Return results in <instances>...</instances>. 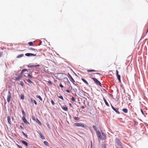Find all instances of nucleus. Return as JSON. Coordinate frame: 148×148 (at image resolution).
<instances>
[{
  "label": "nucleus",
  "instance_id": "f257e3e1",
  "mask_svg": "<svg viewBox=\"0 0 148 148\" xmlns=\"http://www.w3.org/2000/svg\"><path fill=\"white\" fill-rule=\"evenodd\" d=\"M96 133L97 136L100 139L104 140L106 139V135L103 132L101 134L99 131H97Z\"/></svg>",
  "mask_w": 148,
  "mask_h": 148
},
{
  "label": "nucleus",
  "instance_id": "f03ea898",
  "mask_svg": "<svg viewBox=\"0 0 148 148\" xmlns=\"http://www.w3.org/2000/svg\"><path fill=\"white\" fill-rule=\"evenodd\" d=\"M91 79H92L95 83L97 84V85L99 86H100L101 87L102 85L101 82L98 80L97 79L95 78L94 77L91 78Z\"/></svg>",
  "mask_w": 148,
  "mask_h": 148
},
{
  "label": "nucleus",
  "instance_id": "7ed1b4c3",
  "mask_svg": "<svg viewBox=\"0 0 148 148\" xmlns=\"http://www.w3.org/2000/svg\"><path fill=\"white\" fill-rule=\"evenodd\" d=\"M11 97V93L10 91H9L8 92V93L7 95V101L8 103H9L10 101Z\"/></svg>",
  "mask_w": 148,
  "mask_h": 148
},
{
  "label": "nucleus",
  "instance_id": "20e7f679",
  "mask_svg": "<svg viewBox=\"0 0 148 148\" xmlns=\"http://www.w3.org/2000/svg\"><path fill=\"white\" fill-rule=\"evenodd\" d=\"M75 126L77 127H84L85 126L84 125V124L83 123H75L74 124Z\"/></svg>",
  "mask_w": 148,
  "mask_h": 148
},
{
  "label": "nucleus",
  "instance_id": "39448f33",
  "mask_svg": "<svg viewBox=\"0 0 148 148\" xmlns=\"http://www.w3.org/2000/svg\"><path fill=\"white\" fill-rule=\"evenodd\" d=\"M25 56H36V54H34L32 53H27L25 54Z\"/></svg>",
  "mask_w": 148,
  "mask_h": 148
},
{
  "label": "nucleus",
  "instance_id": "423d86ee",
  "mask_svg": "<svg viewBox=\"0 0 148 148\" xmlns=\"http://www.w3.org/2000/svg\"><path fill=\"white\" fill-rule=\"evenodd\" d=\"M22 120L23 122L26 124H29V122H28L26 120L25 117L23 116L22 118Z\"/></svg>",
  "mask_w": 148,
  "mask_h": 148
},
{
  "label": "nucleus",
  "instance_id": "0eeeda50",
  "mask_svg": "<svg viewBox=\"0 0 148 148\" xmlns=\"http://www.w3.org/2000/svg\"><path fill=\"white\" fill-rule=\"evenodd\" d=\"M111 106L112 109L114 110L118 114H119L120 113V112L118 111V108L117 109H116L112 105H111Z\"/></svg>",
  "mask_w": 148,
  "mask_h": 148
},
{
  "label": "nucleus",
  "instance_id": "6e6552de",
  "mask_svg": "<svg viewBox=\"0 0 148 148\" xmlns=\"http://www.w3.org/2000/svg\"><path fill=\"white\" fill-rule=\"evenodd\" d=\"M116 142L117 143H118V147L121 148V142H120L119 141V139L116 138Z\"/></svg>",
  "mask_w": 148,
  "mask_h": 148
},
{
  "label": "nucleus",
  "instance_id": "1a4fd4ad",
  "mask_svg": "<svg viewBox=\"0 0 148 148\" xmlns=\"http://www.w3.org/2000/svg\"><path fill=\"white\" fill-rule=\"evenodd\" d=\"M33 120L35 121L39 125H41V122L39 121V120L37 118H36V119H34V118H33Z\"/></svg>",
  "mask_w": 148,
  "mask_h": 148
},
{
  "label": "nucleus",
  "instance_id": "9d476101",
  "mask_svg": "<svg viewBox=\"0 0 148 148\" xmlns=\"http://www.w3.org/2000/svg\"><path fill=\"white\" fill-rule=\"evenodd\" d=\"M8 121V123L11 125V124L12 122L11 121V117L10 116H8L7 117Z\"/></svg>",
  "mask_w": 148,
  "mask_h": 148
},
{
  "label": "nucleus",
  "instance_id": "9b49d317",
  "mask_svg": "<svg viewBox=\"0 0 148 148\" xmlns=\"http://www.w3.org/2000/svg\"><path fill=\"white\" fill-rule=\"evenodd\" d=\"M38 134H39L40 135V138L44 140V139H45V138L44 136L41 132H38Z\"/></svg>",
  "mask_w": 148,
  "mask_h": 148
},
{
  "label": "nucleus",
  "instance_id": "f8f14e48",
  "mask_svg": "<svg viewBox=\"0 0 148 148\" xmlns=\"http://www.w3.org/2000/svg\"><path fill=\"white\" fill-rule=\"evenodd\" d=\"M95 74H97V75H100V74L99 73H93L92 74H89V75L90 76V77L91 79V78L93 76V75H95Z\"/></svg>",
  "mask_w": 148,
  "mask_h": 148
},
{
  "label": "nucleus",
  "instance_id": "ddd939ff",
  "mask_svg": "<svg viewBox=\"0 0 148 148\" xmlns=\"http://www.w3.org/2000/svg\"><path fill=\"white\" fill-rule=\"evenodd\" d=\"M30 101L31 103L33 102L36 105H37V103L36 101L35 100H34L32 98L30 99Z\"/></svg>",
  "mask_w": 148,
  "mask_h": 148
},
{
  "label": "nucleus",
  "instance_id": "4468645a",
  "mask_svg": "<svg viewBox=\"0 0 148 148\" xmlns=\"http://www.w3.org/2000/svg\"><path fill=\"white\" fill-rule=\"evenodd\" d=\"M103 100L104 101V102L105 103L106 105L107 106H108L109 107V104L107 102L106 100V99H105V98L104 97L103 98Z\"/></svg>",
  "mask_w": 148,
  "mask_h": 148
},
{
  "label": "nucleus",
  "instance_id": "2eb2a0df",
  "mask_svg": "<svg viewBox=\"0 0 148 148\" xmlns=\"http://www.w3.org/2000/svg\"><path fill=\"white\" fill-rule=\"evenodd\" d=\"M81 79L87 85H88V82L84 79L82 78Z\"/></svg>",
  "mask_w": 148,
  "mask_h": 148
},
{
  "label": "nucleus",
  "instance_id": "dca6fc26",
  "mask_svg": "<svg viewBox=\"0 0 148 148\" xmlns=\"http://www.w3.org/2000/svg\"><path fill=\"white\" fill-rule=\"evenodd\" d=\"M21 142L23 144L25 145L26 147H27L28 146V143L26 141L24 140H22L21 141Z\"/></svg>",
  "mask_w": 148,
  "mask_h": 148
},
{
  "label": "nucleus",
  "instance_id": "f3484780",
  "mask_svg": "<svg viewBox=\"0 0 148 148\" xmlns=\"http://www.w3.org/2000/svg\"><path fill=\"white\" fill-rule=\"evenodd\" d=\"M29 49L30 50L34 51L35 52H36L38 51L37 49H34L32 47L29 48Z\"/></svg>",
  "mask_w": 148,
  "mask_h": 148
},
{
  "label": "nucleus",
  "instance_id": "a211bd4d",
  "mask_svg": "<svg viewBox=\"0 0 148 148\" xmlns=\"http://www.w3.org/2000/svg\"><path fill=\"white\" fill-rule=\"evenodd\" d=\"M117 78L119 80V82L120 83L121 82V76L120 75H117Z\"/></svg>",
  "mask_w": 148,
  "mask_h": 148
},
{
  "label": "nucleus",
  "instance_id": "6ab92c4d",
  "mask_svg": "<svg viewBox=\"0 0 148 148\" xmlns=\"http://www.w3.org/2000/svg\"><path fill=\"white\" fill-rule=\"evenodd\" d=\"M62 108L65 111H67L68 110V108L67 107H65L63 106L62 107Z\"/></svg>",
  "mask_w": 148,
  "mask_h": 148
},
{
  "label": "nucleus",
  "instance_id": "aec40b11",
  "mask_svg": "<svg viewBox=\"0 0 148 148\" xmlns=\"http://www.w3.org/2000/svg\"><path fill=\"white\" fill-rule=\"evenodd\" d=\"M122 111L125 113H127L128 112L126 108H123L122 109Z\"/></svg>",
  "mask_w": 148,
  "mask_h": 148
},
{
  "label": "nucleus",
  "instance_id": "412c9836",
  "mask_svg": "<svg viewBox=\"0 0 148 148\" xmlns=\"http://www.w3.org/2000/svg\"><path fill=\"white\" fill-rule=\"evenodd\" d=\"M24 56L23 54H21L18 55V56H17L16 58H21V57L23 56Z\"/></svg>",
  "mask_w": 148,
  "mask_h": 148
},
{
  "label": "nucleus",
  "instance_id": "4be33fe9",
  "mask_svg": "<svg viewBox=\"0 0 148 148\" xmlns=\"http://www.w3.org/2000/svg\"><path fill=\"white\" fill-rule=\"evenodd\" d=\"M70 79H71V82H73V83H74V82H75V81L74 80V79L72 77L71 75H70Z\"/></svg>",
  "mask_w": 148,
  "mask_h": 148
},
{
  "label": "nucleus",
  "instance_id": "5701e85b",
  "mask_svg": "<svg viewBox=\"0 0 148 148\" xmlns=\"http://www.w3.org/2000/svg\"><path fill=\"white\" fill-rule=\"evenodd\" d=\"M22 77L21 76H18L17 78H16L15 79V81H17L19 80Z\"/></svg>",
  "mask_w": 148,
  "mask_h": 148
},
{
  "label": "nucleus",
  "instance_id": "b1692460",
  "mask_svg": "<svg viewBox=\"0 0 148 148\" xmlns=\"http://www.w3.org/2000/svg\"><path fill=\"white\" fill-rule=\"evenodd\" d=\"M97 71L95 70H87V72H96Z\"/></svg>",
  "mask_w": 148,
  "mask_h": 148
},
{
  "label": "nucleus",
  "instance_id": "393cba45",
  "mask_svg": "<svg viewBox=\"0 0 148 148\" xmlns=\"http://www.w3.org/2000/svg\"><path fill=\"white\" fill-rule=\"evenodd\" d=\"M27 71V69H23V70H22V71H21V74H23L24 72H25V71Z\"/></svg>",
  "mask_w": 148,
  "mask_h": 148
},
{
  "label": "nucleus",
  "instance_id": "a878e982",
  "mask_svg": "<svg viewBox=\"0 0 148 148\" xmlns=\"http://www.w3.org/2000/svg\"><path fill=\"white\" fill-rule=\"evenodd\" d=\"M44 144L47 146H49V143H48L46 141H44Z\"/></svg>",
  "mask_w": 148,
  "mask_h": 148
},
{
  "label": "nucleus",
  "instance_id": "bb28decb",
  "mask_svg": "<svg viewBox=\"0 0 148 148\" xmlns=\"http://www.w3.org/2000/svg\"><path fill=\"white\" fill-rule=\"evenodd\" d=\"M36 97L37 98H38V99H39L40 101H42V98L40 96H39V95H37L36 96Z\"/></svg>",
  "mask_w": 148,
  "mask_h": 148
},
{
  "label": "nucleus",
  "instance_id": "cd10ccee",
  "mask_svg": "<svg viewBox=\"0 0 148 148\" xmlns=\"http://www.w3.org/2000/svg\"><path fill=\"white\" fill-rule=\"evenodd\" d=\"M58 98H59L61 99L62 100H63V101L64 100V99L63 98V97L62 96H61V95H60V96H58Z\"/></svg>",
  "mask_w": 148,
  "mask_h": 148
},
{
  "label": "nucleus",
  "instance_id": "c85d7f7f",
  "mask_svg": "<svg viewBox=\"0 0 148 148\" xmlns=\"http://www.w3.org/2000/svg\"><path fill=\"white\" fill-rule=\"evenodd\" d=\"M21 99H24V96L23 94L21 95Z\"/></svg>",
  "mask_w": 148,
  "mask_h": 148
},
{
  "label": "nucleus",
  "instance_id": "c756f323",
  "mask_svg": "<svg viewBox=\"0 0 148 148\" xmlns=\"http://www.w3.org/2000/svg\"><path fill=\"white\" fill-rule=\"evenodd\" d=\"M27 66L29 68H32V67H35V66H34V65H28Z\"/></svg>",
  "mask_w": 148,
  "mask_h": 148
},
{
  "label": "nucleus",
  "instance_id": "7c9ffc66",
  "mask_svg": "<svg viewBox=\"0 0 148 148\" xmlns=\"http://www.w3.org/2000/svg\"><path fill=\"white\" fill-rule=\"evenodd\" d=\"M28 77L29 78H30V79L33 78V76L32 75H30L29 74H28Z\"/></svg>",
  "mask_w": 148,
  "mask_h": 148
},
{
  "label": "nucleus",
  "instance_id": "2f4dec72",
  "mask_svg": "<svg viewBox=\"0 0 148 148\" xmlns=\"http://www.w3.org/2000/svg\"><path fill=\"white\" fill-rule=\"evenodd\" d=\"M22 113L23 115V116L25 117L26 116V114L25 112L23 110V111H22Z\"/></svg>",
  "mask_w": 148,
  "mask_h": 148
},
{
  "label": "nucleus",
  "instance_id": "473e14b6",
  "mask_svg": "<svg viewBox=\"0 0 148 148\" xmlns=\"http://www.w3.org/2000/svg\"><path fill=\"white\" fill-rule=\"evenodd\" d=\"M28 44L30 46L32 45L33 44L32 42H28Z\"/></svg>",
  "mask_w": 148,
  "mask_h": 148
},
{
  "label": "nucleus",
  "instance_id": "72a5a7b5",
  "mask_svg": "<svg viewBox=\"0 0 148 148\" xmlns=\"http://www.w3.org/2000/svg\"><path fill=\"white\" fill-rule=\"evenodd\" d=\"M93 128L94 130H95V131H97V129L96 126L95 125H93Z\"/></svg>",
  "mask_w": 148,
  "mask_h": 148
},
{
  "label": "nucleus",
  "instance_id": "f704fd0d",
  "mask_svg": "<svg viewBox=\"0 0 148 148\" xmlns=\"http://www.w3.org/2000/svg\"><path fill=\"white\" fill-rule=\"evenodd\" d=\"M27 81L29 82V83H31V84H32L33 83V82H32L31 80H30V79H28L27 80Z\"/></svg>",
  "mask_w": 148,
  "mask_h": 148
},
{
  "label": "nucleus",
  "instance_id": "c9c22d12",
  "mask_svg": "<svg viewBox=\"0 0 148 148\" xmlns=\"http://www.w3.org/2000/svg\"><path fill=\"white\" fill-rule=\"evenodd\" d=\"M51 102L52 104L53 105V106L54 105L55 103L53 100H52V99L51 100Z\"/></svg>",
  "mask_w": 148,
  "mask_h": 148
},
{
  "label": "nucleus",
  "instance_id": "e433bc0d",
  "mask_svg": "<svg viewBox=\"0 0 148 148\" xmlns=\"http://www.w3.org/2000/svg\"><path fill=\"white\" fill-rule=\"evenodd\" d=\"M74 119L76 121H78L79 120V118L78 117H74Z\"/></svg>",
  "mask_w": 148,
  "mask_h": 148
},
{
  "label": "nucleus",
  "instance_id": "4c0bfd02",
  "mask_svg": "<svg viewBox=\"0 0 148 148\" xmlns=\"http://www.w3.org/2000/svg\"><path fill=\"white\" fill-rule=\"evenodd\" d=\"M20 85H21V86H22L23 87L24 86V83H23V82H22V81L20 82Z\"/></svg>",
  "mask_w": 148,
  "mask_h": 148
},
{
  "label": "nucleus",
  "instance_id": "58836bf2",
  "mask_svg": "<svg viewBox=\"0 0 148 148\" xmlns=\"http://www.w3.org/2000/svg\"><path fill=\"white\" fill-rule=\"evenodd\" d=\"M47 82L48 83L50 84L51 85L52 84V82L50 81H48Z\"/></svg>",
  "mask_w": 148,
  "mask_h": 148
},
{
  "label": "nucleus",
  "instance_id": "ea45409f",
  "mask_svg": "<svg viewBox=\"0 0 148 148\" xmlns=\"http://www.w3.org/2000/svg\"><path fill=\"white\" fill-rule=\"evenodd\" d=\"M71 99L73 101H75V98L73 97H72Z\"/></svg>",
  "mask_w": 148,
  "mask_h": 148
},
{
  "label": "nucleus",
  "instance_id": "a19ab883",
  "mask_svg": "<svg viewBox=\"0 0 148 148\" xmlns=\"http://www.w3.org/2000/svg\"><path fill=\"white\" fill-rule=\"evenodd\" d=\"M22 133L23 134V135H24V136H25L26 137H27V135H26L25 133L24 132H22Z\"/></svg>",
  "mask_w": 148,
  "mask_h": 148
},
{
  "label": "nucleus",
  "instance_id": "79ce46f5",
  "mask_svg": "<svg viewBox=\"0 0 148 148\" xmlns=\"http://www.w3.org/2000/svg\"><path fill=\"white\" fill-rule=\"evenodd\" d=\"M16 146H17V147H18V148H22L21 146H20V145H19L17 144H16Z\"/></svg>",
  "mask_w": 148,
  "mask_h": 148
},
{
  "label": "nucleus",
  "instance_id": "37998d69",
  "mask_svg": "<svg viewBox=\"0 0 148 148\" xmlns=\"http://www.w3.org/2000/svg\"><path fill=\"white\" fill-rule=\"evenodd\" d=\"M3 54V52H0V57L2 56Z\"/></svg>",
  "mask_w": 148,
  "mask_h": 148
},
{
  "label": "nucleus",
  "instance_id": "c03bdc74",
  "mask_svg": "<svg viewBox=\"0 0 148 148\" xmlns=\"http://www.w3.org/2000/svg\"><path fill=\"white\" fill-rule=\"evenodd\" d=\"M66 91L67 92H68V93H70V91L68 90V89H67L66 90Z\"/></svg>",
  "mask_w": 148,
  "mask_h": 148
},
{
  "label": "nucleus",
  "instance_id": "a18cd8bd",
  "mask_svg": "<svg viewBox=\"0 0 148 148\" xmlns=\"http://www.w3.org/2000/svg\"><path fill=\"white\" fill-rule=\"evenodd\" d=\"M59 86L60 87L62 88L64 87L61 84H60Z\"/></svg>",
  "mask_w": 148,
  "mask_h": 148
},
{
  "label": "nucleus",
  "instance_id": "49530a36",
  "mask_svg": "<svg viewBox=\"0 0 148 148\" xmlns=\"http://www.w3.org/2000/svg\"><path fill=\"white\" fill-rule=\"evenodd\" d=\"M116 75H119V74H118V71L117 70H116Z\"/></svg>",
  "mask_w": 148,
  "mask_h": 148
},
{
  "label": "nucleus",
  "instance_id": "de8ad7c7",
  "mask_svg": "<svg viewBox=\"0 0 148 148\" xmlns=\"http://www.w3.org/2000/svg\"><path fill=\"white\" fill-rule=\"evenodd\" d=\"M20 127L21 128V129H23V130L24 129V128H23V127H22V126L20 125Z\"/></svg>",
  "mask_w": 148,
  "mask_h": 148
},
{
  "label": "nucleus",
  "instance_id": "09e8293b",
  "mask_svg": "<svg viewBox=\"0 0 148 148\" xmlns=\"http://www.w3.org/2000/svg\"><path fill=\"white\" fill-rule=\"evenodd\" d=\"M140 110H141V112L143 114H144V113H143V110H142V109H140Z\"/></svg>",
  "mask_w": 148,
  "mask_h": 148
},
{
  "label": "nucleus",
  "instance_id": "8fccbe9b",
  "mask_svg": "<svg viewBox=\"0 0 148 148\" xmlns=\"http://www.w3.org/2000/svg\"><path fill=\"white\" fill-rule=\"evenodd\" d=\"M81 108L82 109H84V107L83 106H82L81 107Z\"/></svg>",
  "mask_w": 148,
  "mask_h": 148
},
{
  "label": "nucleus",
  "instance_id": "3c124183",
  "mask_svg": "<svg viewBox=\"0 0 148 148\" xmlns=\"http://www.w3.org/2000/svg\"><path fill=\"white\" fill-rule=\"evenodd\" d=\"M34 66H35V67L40 66V65H39V64H38L37 65H34Z\"/></svg>",
  "mask_w": 148,
  "mask_h": 148
},
{
  "label": "nucleus",
  "instance_id": "603ef678",
  "mask_svg": "<svg viewBox=\"0 0 148 148\" xmlns=\"http://www.w3.org/2000/svg\"><path fill=\"white\" fill-rule=\"evenodd\" d=\"M41 43H42V41H41L40 42L39 44L38 45H41Z\"/></svg>",
  "mask_w": 148,
  "mask_h": 148
},
{
  "label": "nucleus",
  "instance_id": "864d4df0",
  "mask_svg": "<svg viewBox=\"0 0 148 148\" xmlns=\"http://www.w3.org/2000/svg\"><path fill=\"white\" fill-rule=\"evenodd\" d=\"M69 106H70V107H71L72 106V105H71V103H69Z\"/></svg>",
  "mask_w": 148,
  "mask_h": 148
},
{
  "label": "nucleus",
  "instance_id": "5fc2aeb1",
  "mask_svg": "<svg viewBox=\"0 0 148 148\" xmlns=\"http://www.w3.org/2000/svg\"><path fill=\"white\" fill-rule=\"evenodd\" d=\"M90 148H92V145L91 144V146H90Z\"/></svg>",
  "mask_w": 148,
  "mask_h": 148
},
{
  "label": "nucleus",
  "instance_id": "6e6d98bb",
  "mask_svg": "<svg viewBox=\"0 0 148 148\" xmlns=\"http://www.w3.org/2000/svg\"><path fill=\"white\" fill-rule=\"evenodd\" d=\"M49 128H50V126H47Z\"/></svg>",
  "mask_w": 148,
  "mask_h": 148
},
{
  "label": "nucleus",
  "instance_id": "4d7b16f0",
  "mask_svg": "<svg viewBox=\"0 0 148 148\" xmlns=\"http://www.w3.org/2000/svg\"><path fill=\"white\" fill-rule=\"evenodd\" d=\"M13 118H12V119H13Z\"/></svg>",
  "mask_w": 148,
  "mask_h": 148
}]
</instances>
